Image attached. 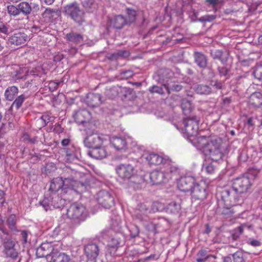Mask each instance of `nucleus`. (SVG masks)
Masks as SVG:
<instances>
[{"label": "nucleus", "mask_w": 262, "mask_h": 262, "mask_svg": "<svg viewBox=\"0 0 262 262\" xmlns=\"http://www.w3.org/2000/svg\"><path fill=\"white\" fill-rule=\"evenodd\" d=\"M57 250L53 253L51 259V262H71L70 256L64 253L59 252Z\"/></svg>", "instance_id": "obj_33"}, {"label": "nucleus", "mask_w": 262, "mask_h": 262, "mask_svg": "<svg viewBox=\"0 0 262 262\" xmlns=\"http://www.w3.org/2000/svg\"><path fill=\"white\" fill-rule=\"evenodd\" d=\"M40 203L47 211L51 206L54 208H61L64 204V200L60 199L56 193H46L44 199Z\"/></svg>", "instance_id": "obj_10"}, {"label": "nucleus", "mask_w": 262, "mask_h": 262, "mask_svg": "<svg viewBox=\"0 0 262 262\" xmlns=\"http://www.w3.org/2000/svg\"><path fill=\"white\" fill-rule=\"evenodd\" d=\"M151 212L149 207L146 204H140L138 205L136 211V216L140 221L143 222L147 220L148 214Z\"/></svg>", "instance_id": "obj_24"}, {"label": "nucleus", "mask_w": 262, "mask_h": 262, "mask_svg": "<svg viewBox=\"0 0 262 262\" xmlns=\"http://www.w3.org/2000/svg\"><path fill=\"white\" fill-rule=\"evenodd\" d=\"M224 52V51L221 50H212L210 52V56L213 59L216 60V58Z\"/></svg>", "instance_id": "obj_63"}, {"label": "nucleus", "mask_w": 262, "mask_h": 262, "mask_svg": "<svg viewBox=\"0 0 262 262\" xmlns=\"http://www.w3.org/2000/svg\"><path fill=\"white\" fill-rule=\"evenodd\" d=\"M247 243L253 247H256L261 245V243L260 241L255 239L253 238H250L248 239Z\"/></svg>", "instance_id": "obj_59"}, {"label": "nucleus", "mask_w": 262, "mask_h": 262, "mask_svg": "<svg viewBox=\"0 0 262 262\" xmlns=\"http://www.w3.org/2000/svg\"><path fill=\"white\" fill-rule=\"evenodd\" d=\"M110 141L117 150L125 151L127 148V142L125 137L114 136L111 138Z\"/></svg>", "instance_id": "obj_21"}, {"label": "nucleus", "mask_w": 262, "mask_h": 262, "mask_svg": "<svg viewBox=\"0 0 262 262\" xmlns=\"http://www.w3.org/2000/svg\"><path fill=\"white\" fill-rule=\"evenodd\" d=\"M207 186L205 182L201 181L195 184L191 190V199L193 201H203L208 195Z\"/></svg>", "instance_id": "obj_13"}, {"label": "nucleus", "mask_w": 262, "mask_h": 262, "mask_svg": "<svg viewBox=\"0 0 262 262\" xmlns=\"http://www.w3.org/2000/svg\"><path fill=\"white\" fill-rule=\"evenodd\" d=\"M67 215L73 223L79 225L89 217L88 209L82 204L75 202L67 209Z\"/></svg>", "instance_id": "obj_4"}, {"label": "nucleus", "mask_w": 262, "mask_h": 262, "mask_svg": "<svg viewBox=\"0 0 262 262\" xmlns=\"http://www.w3.org/2000/svg\"><path fill=\"white\" fill-rule=\"evenodd\" d=\"M221 0H205V3L208 6H211L215 12L217 11L215 8L216 5L220 3Z\"/></svg>", "instance_id": "obj_62"}, {"label": "nucleus", "mask_w": 262, "mask_h": 262, "mask_svg": "<svg viewBox=\"0 0 262 262\" xmlns=\"http://www.w3.org/2000/svg\"><path fill=\"white\" fill-rule=\"evenodd\" d=\"M258 171L249 169L247 173L240 175L232 180V186L245 198L250 191L253 180L257 176Z\"/></svg>", "instance_id": "obj_3"}, {"label": "nucleus", "mask_w": 262, "mask_h": 262, "mask_svg": "<svg viewBox=\"0 0 262 262\" xmlns=\"http://www.w3.org/2000/svg\"><path fill=\"white\" fill-rule=\"evenodd\" d=\"M210 257H215V256H212L211 255H209L208 254L207 250L205 249H201L198 252V253L196 254V261L197 262H205Z\"/></svg>", "instance_id": "obj_43"}, {"label": "nucleus", "mask_w": 262, "mask_h": 262, "mask_svg": "<svg viewBox=\"0 0 262 262\" xmlns=\"http://www.w3.org/2000/svg\"><path fill=\"white\" fill-rule=\"evenodd\" d=\"M29 5L30 6V8L31 9V13H37L39 12L40 7L38 3L31 2L30 4H29Z\"/></svg>", "instance_id": "obj_61"}, {"label": "nucleus", "mask_w": 262, "mask_h": 262, "mask_svg": "<svg viewBox=\"0 0 262 262\" xmlns=\"http://www.w3.org/2000/svg\"><path fill=\"white\" fill-rule=\"evenodd\" d=\"M7 11L8 14L11 16H16L19 14L18 5L17 6L13 5L8 6Z\"/></svg>", "instance_id": "obj_52"}, {"label": "nucleus", "mask_w": 262, "mask_h": 262, "mask_svg": "<svg viewBox=\"0 0 262 262\" xmlns=\"http://www.w3.org/2000/svg\"><path fill=\"white\" fill-rule=\"evenodd\" d=\"M27 98V96L25 94H21L15 97L10 107V110L13 111L14 109L16 111L19 110L22 106L23 103Z\"/></svg>", "instance_id": "obj_37"}, {"label": "nucleus", "mask_w": 262, "mask_h": 262, "mask_svg": "<svg viewBox=\"0 0 262 262\" xmlns=\"http://www.w3.org/2000/svg\"><path fill=\"white\" fill-rule=\"evenodd\" d=\"M242 234V232H239V230L236 228L231 233L229 237V241L233 242L237 241Z\"/></svg>", "instance_id": "obj_57"}, {"label": "nucleus", "mask_w": 262, "mask_h": 262, "mask_svg": "<svg viewBox=\"0 0 262 262\" xmlns=\"http://www.w3.org/2000/svg\"><path fill=\"white\" fill-rule=\"evenodd\" d=\"M203 169L208 174H212L215 171V166L212 163H207L204 164Z\"/></svg>", "instance_id": "obj_56"}, {"label": "nucleus", "mask_w": 262, "mask_h": 262, "mask_svg": "<svg viewBox=\"0 0 262 262\" xmlns=\"http://www.w3.org/2000/svg\"><path fill=\"white\" fill-rule=\"evenodd\" d=\"M231 255L233 262H244V253L242 251H238Z\"/></svg>", "instance_id": "obj_53"}, {"label": "nucleus", "mask_w": 262, "mask_h": 262, "mask_svg": "<svg viewBox=\"0 0 262 262\" xmlns=\"http://www.w3.org/2000/svg\"><path fill=\"white\" fill-rule=\"evenodd\" d=\"M197 143L205 155L213 161L222 159L227 153L222 145V140L217 136H200L197 138Z\"/></svg>", "instance_id": "obj_1"}, {"label": "nucleus", "mask_w": 262, "mask_h": 262, "mask_svg": "<svg viewBox=\"0 0 262 262\" xmlns=\"http://www.w3.org/2000/svg\"><path fill=\"white\" fill-rule=\"evenodd\" d=\"M18 92L17 86L14 85L8 86L5 91V98L7 100L12 101L17 95Z\"/></svg>", "instance_id": "obj_35"}, {"label": "nucleus", "mask_w": 262, "mask_h": 262, "mask_svg": "<svg viewBox=\"0 0 262 262\" xmlns=\"http://www.w3.org/2000/svg\"><path fill=\"white\" fill-rule=\"evenodd\" d=\"M194 181V178L191 176L183 177L179 180L178 187L181 191L187 192L192 190L195 185Z\"/></svg>", "instance_id": "obj_18"}, {"label": "nucleus", "mask_w": 262, "mask_h": 262, "mask_svg": "<svg viewBox=\"0 0 262 262\" xmlns=\"http://www.w3.org/2000/svg\"><path fill=\"white\" fill-rule=\"evenodd\" d=\"M85 102L88 106L95 107L100 105L103 100L99 94L89 93L87 95Z\"/></svg>", "instance_id": "obj_23"}, {"label": "nucleus", "mask_w": 262, "mask_h": 262, "mask_svg": "<svg viewBox=\"0 0 262 262\" xmlns=\"http://www.w3.org/2000/svg\"><path fill=\"white\" fill-rule=\"evenodd\" d=\"M173 76V72L169 69H165L163 70L161 73V77L163 80L165 82L168 81V80L171 79Z\"/></svg>", "instance_id": "obj_47"}, {"label": "nucleus", "mask_w": 262, "mask_h": 262, "mask_svg": "<svg viewBox=\"0 0 262 262\" xmlns=\"http://www.w3.org/2000/svg\"><path fill=\"white\" fill-rule=\"evenodd\" d=\"M85 179L84 182H78L73 178L57 177L53 178L50 182L49 193H56L61 190L62 193H67L72 191L81 194L86 191L90 186L89 181Z\"/></svg>", "instance_id": "obj_2"}, {"label": "nucleus", "mask_w": 262, "mask_h": 262, "mask_svg": "<svg viewBox=\"0 0 262 262\" xmlns=\"http://www.w3.org/2000/svg\"><path fill=\"white\" fill-rule=\"evenodd\" d=\"M222 83L217 80L212 81L210 84H197L194 86L195 92L200 95H209L222 89Z\"/></svg>", "instance_id": "obj_9"}, {"label": "nucleus", "mask_w": 262, "mask_h": 262, "mask_svg": "<svg viewBox=\"0 0 262 262\" xmlns=\"http://www.w3.org/2000/svg\"><path fill=\"white\" fill-rule=\"evenodd\" d=\"M73 117L77 123L84 124L91 118V114L86 110H81L77 111Z\"/></svg>", "instance_id": "obj_26"}, {"label": "nucleus", "mask_w": 262, "mask_h": 262, "mask_svg": "<svg viewBox=\"0 0 262 262\" xmlns=\"http://www.w3.org/2000/svg\"><path fill=\"white\" fill-rule=\"evenodd\" d=\"M61 15V11L58 8L52 9L47 8L41 14L43 20L41 19L45 24L52 23L58 18Z\"/></svg>", "instance_id": "obj_15"}, {"label": "nucleus", "mask_w": 262, "mask_h": 262, "mask_svg": "<svg viewBox=\"0 0 262 262\" xmlns=\"http://www.w3.org/2000/svg\"><path fill=\"white\" fill-rule=\"evenodd\" d=\"M233 206L234 205H227V203H221V201H219L217 211L225 217H229L234 213L233 209L232 208V206Z\"/></svg>", "instance_id": "obj_28"}, {"label": "nucleus", "mask_w": 262, "mask_h": 262, "mask_svg": "<svg viewBox=\"0 0 262 262\" xmlns=\"http://www.w3.org/2000/svg\"><path fill=\"white\" fill-rule=\"evenodd\" d=\"M66 156L67 157V160L73 161L76 158L75 149L74 147L65 148Z\"/></svg>", "instance_id": "obj_50"}, {"label": "nucleus", "mask_w": 262, "mask_h": 262, "mask_svg": "<svg viewBox=\"0 0 262 262\" xmlns=\"http://www.w3.org/2000/svg\"><path fill=\"white\" fill-rule=\"evenodd\" d=\"M85 254L91 261H95L99 254V248L97 244L91 243L88 244L84 247Z\"/></svg>", "instance_id": "obj_19"}, {"label": "nucleus", "mask_w": 262, "mask_h": 262, "mask_svg": "<svg viewBox=\"0 0 262 262\" xmlns=\"http://www.w3.org/2000/svg\"><path fill=\"white\" fill-rule=\"evenodd\" d=\"M40 119L43 122V126H45L49 122L52 121L53 117L48 114H44L41 116Z\"/></svg>", "instance_id": "obj_60"}, {"label": "nucleus", "mask_w": 262, "mask_h": 262, "mask_svg": "<svg viewBox=\"0 0 262 262\" xmlns=\"http://www.w3.org/2000/svg\"><path fill=\"white\" fill-rule=\"evenodd\" d=\"M62 245L60 241H57L56 243H43L36 249V255L38 258L47 257L49 255L52 257L54 252L62 249Z\"/></svg>", "instance_id": "obj_8"}, {"label": "nucleus", "mask_w": 262, "mask_h": 262, "mask_svg": "<svg viewBox=\"0 0 262 262\" xmlns=\"http://www.w3.org/2000/svg\"><path fill=\"white\" fill-rule=\"evenodd\" d=\"M81 5L85 11L90 13L96 12L99 7L98 4L95 0H84Z\"/></svg>", "instance_id": "obj_32"}, {"label": "nucleus", "mask_w": 262, "mask_h": 262, "mask_svg": "<svg viewBox=\"0 0 262 262\" xmlns=\"http://www.w3.org/2000/svg\"><path fill=\"white\" fill-rule=\"evenodd\" d=\"M98 202L105 208H110L115 204L113 196L105 190H101L98 193Z\"/></svg>", "instance_id": "obj_16"}, {"label": "nucleus", "mask_w": 262, "mask_h": 262, "mask_svg": "<svg viewBox=\"0 0 262 262\" xmlns=\"http://www.w3.org/2000/svg\"><path fill=\"white\" fill-rule=\"evenodd\" d=\"M181 108L186 117L188 116L194 115L193 114H191L192 107L190 101L187 100H183L181 103Z\"/></svg>", "instance_id": "obj_40"}, {"label": "nucleus", "mask_w": 262, "mask_h": 262, "mask_svg": "<svg viewBox=\"0 0 262 262\" xmlns=\"http://www.w3.org/2000/svg\"><path fill=\"white\" fill-rule=\"evenodd\" d=\"M149 165H159L163 162V158L157 154H149L145 158Z\"/></svg>", "instance_id": "obj_38"}, {"label": "nucleus", "mask_w": 262, "mask_h": 262, "mask_svg": "<svg viewBox=\"0 0 262 262\" xmlns=\"http://www.w3.org/2000/svg\"><path fill=\"white\" fill-rule=\"evenodd\" d=\"M67 40L75 44L81 43L83 41V36L80 33L71 31L66 35Z\"/></svg>", "instance_id": "obj_34"}, {"label": "nucleus", "mask_w": 262, "mask_h": 262, "mask_svg": "<svg viewBox=\"0 0 262 262\" xmlns=\"http://www.w3.org/2000/svg\"><path fill=\"white\" fill-rule=\"evenodd\" d=\"M150 182L152 185H158L164 182L165 174L163 171L154 170L149 174Z\"/></svg>", "instance_id": "obj_31"}, {"label": "nucleus", "mask_w": 262, "mask_h": 262, "mask_svg": "<svg viewBox=\"0 0 262 262\" xmlns=\"http://www.w3.org/2000/svg\"><path fill=\"white\" fill-rule=\"evenodd\" d=\"M42 21H39V25H34L31 28V31L34 33H38L40 32L48 33L50 30L48 27Z\"/></svg>", "instance_id": "obj_42"}, {"label": "nucleus", "mask_w": 262, "mask_h": 262, "mask_svg": "<svg viewBox=\"0 0 262 262\" xmlns=\"http://www.w3.org/2000/svg\"><path fill=\"white\" fill-rule=\"evenodd\" d=\"M124 235L121 233H115L108 241V245L112 248H117L124 242Z\"/></svg>", "instance_id": "obj_30"}, {"label": "nucleus", "mask_w": 262, "mask_h": 262, "mask_svg": "<svg viewBox=\"0 0 262 262\" xmlns=\"http://www.w3.org/2000/svg\"><path fill=\"white\" fill-rule=\"evenodd\" d=\"M28 39V35L24 32H17L13 34L9 38V41L11 45L19 46L24 45Z\"/></svg>", "instance_id": "obj_22"}, {"label": "nucleus", "mask_w": 262, "mask_h": 262, "mask_svg": "<svg viewBox=\"0 0 262 262\" xmlns=\"http://www.w3.org/2000/svg\"><path fill=\"white\" fill-rule=\"evenodd\" d=\"M200 118L195 115L188 116L183 120L184 130L188 136L196 135L199 129Z\"/></svg>", "instance_id": "obj_11"}, {"label": "nucleus", "mask_w": 262, "mask_h": 262, "mask_svg": "<svg viewBox=\"0 0 262 262\" xmlns=\"http://www.w3.org/2000/svg\"><path fill=\"white\" fill-rule=\"evenodd\" d=\"M17 222V217L14 214H10L7 216L5 221L2 219H0V231L2 232L1 233L4 235H6L7 236L9 235V231L4 227V224H5L12 232L16 234L19 231L16 226Z\"/></svg>", "instance_id": "obj_12"}, {"label": "nucleus", "mask_w": 262, "mask_h": 262, "mask_svg": "<svg viewBox=\"0 0 262 262\" xmlns=\"http://www.w3.org/2000/svg\"><path fill=\"white\" fill-rule=\"evenodd\" d=\"M166 207L165 205L160 202L156 201L153 203L152 205V209L155 211H166Z\"/></svg>", "instance_id": "obj_51"}, {"label": "nucleus", "mask_w": 262, "mask_h": 262, "mask_svg": "<svg viewBox=\"0 0 262 262\" xmlns=\"http://www.w3.org/2000/svg\"><path fill=\"white\" fill-rule=\"evenodd\" d=\"M116 169L119 176L125 180L134 178L136 173L134 166L130 164H120Z\"/></svg>", "instance_id": "obj_14"}, {"label": "nucleus", "mask_w": 262, "mask_h": 262, "mask_svg": "<svg viewBox=\"0 0 262 262\" xmlns=\"http://www.w3.org/2000/svg\"><path fill=\"white\" fill-rule=\"evenodd\" d=\"M194 62L197 66L202 70L207 68L208 59L207 55L201 52H194L193 53Z\"/></svg>", "instance_id": "obj_20"}, {"label": "nucleus", "mask_w": 262, "mask_h": 262, "mask_svg": "<svg viewBox=\"0 0 262 262\" xmlns=\"http://www.w3.org/2000/svg\"><path fill=\"white\" fill-rule=\"evenodd\" d=\"M0 239L3 247V253L5 257L16 260L18 257V251L16 248V242L12 238L5 237L1 233Z\"/></svg>", "instance_id": "obj_6"}, {"label": "nucleus", "mask_w": 262, "mask_h": 262, "mask_svg": "<svg viewBox=\"0 0 262 262\" xmlns=\"http://www.w3.org/2000/svg\"><path fill=\"white\" fill-rule=\"evenodd\" d=\"M65 12L68 16L79 25H81L85 21V12L80 8L77 2L67 5L65 7Z\"/></svg>", "instance_id": "obj_7"}, {"label": "nucleus", "mask_w": 262, "mask_h": 262, "mask_svg": "<svg viewBox=\"0 0 262 262\" xmlns=\"http://www.w3.org/2000/svg\"><path fill=\"white\" fill-rule=\"evenodd\" d=\"M166 85V84H163L161 86H157V85H153L150 87L149 89L150 93H157L161 95H163L165 94V89L164 88V85Z\"/></svg>", "instance_id": "obj_48"}, {"label": "nucleus", "mask_w": 262, "mask_h": 262, "mask_svg": "<svg viewBox=\"0 0 262 262\" xmlns=\"http://www.w3.org/2000/svg\"><path fill=\"white\" fill-rule=\"evenodd\" d=\"M125 12L126 14V17H125V20L128 25L134 23L137 18V11L132 8H126L125 9Z\"/></svg>", "instance_id": "obj_39"}, {"label": "nucleus", "mask_w": 262, "mask_h": 262, "mask_svg": "<svg viewBox=\"0 0 262 262\" xmlns=\"http://www.w3.org/2000/svg\"><path fill=\"white\" fill-rule=\"evenodd\" d=\"M217 70L220 77H226V79L228 78L229 73L230 71V68L227 66H219Z\"/></svg>", "instance_id": "obj_49"}, {"label": "nucleus", "mask_w": 262, "mask_h": 262, "mask_svg": "<svg viewBox=\"0 0 262 262\" xmlns=\"http://www.w3.org/2000/svg\"><path fill=\"white\" fill-rule=\"evenodd\" d=\"M249 105L253 108L257 109L262 106V93L255 92L253 93L249 99Z\"/></svg>", "instance_id": "obj_25"}, {"label": "nucleus", "mask_w": 262, "mask_h": 262, "mask_svg": "<svg viewBox=\"0 0 262 262\" xmlns=\"http://www.w3.org/2000/svg\"><path fill=\"white\" fill-rule=\"evenodd\" d=\"M110 22L111 26L116 29H121L124 26L128 25L125 20V17L121 15L114 16L110 19Z\"/></svg>", "instance_id": "obj_29"}, {"label": "nucleus", "mask_w": 262, "mask_h": 262, "mask_svg": "<svg viewBox=\"0 0 262 262\" xmlns=\"http://www.w3.org/2000/svg\"><path fill=\"white\" fill-rule=\"evenodd\" d=\"M19 14L22 13L25 16H29L31 14V8L29 3L26 2L20 3L18 5Z\"/></svg>", "instance_id": "obj_41"}, {"label": "nucleus", "mask_w": 262, "mask_h": 262, "mask_svg": "<svg viewBox=\"0 0 262 262\" xmlns=\"http://www.w3.org/2000/svg\"><path fill=\"white\" fill-rule=\"evenodd\" d=\"M215 15H206L199 18V21L202 23L211 22L216 18Z\"/></svg>", "instance_id": "obj_58"}, {"label": "nucleus", "mask_w": 262, "mask_h": 262, "mask_svg": "<svg viewBox=\"0 0 262 262\" xmlns=\"http://www.w3.org/2000/svg\"><path fill=\"white\" fill-rule=\"evenodd\" d=\"M181 207L180 201H172L166 207V211L171 214H178L181 210Z\"/></svg>", "instance_id": "obj_36"}, {"label": "nucleus", "mask_w": 262, "mask_h": 262, "mask_svg": "<svg viewBox=\"0 0 262 262\" xmlns=\"http://www.w3.org/2000/svg\"><path fill=\"white\" fill-rule=\"evenodd\" d=\"M103 142V138L97 133L88 136L83 140L84 145L91 149L102 145Z\"/></svg>", "instance_id": "obj_17"}, {"label": "nucleus", "mask_w": 262, "mask_h": 262, "mask_svg": "<svg viewBox=\"0 0 262 262\" xmlns=\"http://www.w3.org/2000/svg\"><path fill=\"white\" fill-rule=\"evenodd\" d=\"M164 88H165L167 93L169 94L172 92H179L182 89V85L178 83H173L170 86H168L167 85H164Z\"/></svg>", "instance_id": "obj_46"}, {"label": "nucleus", "mask_w": 262, "mask_h": 262, "mask_svg": "<svg viewBox=\"0 0 262 262\" xmlns=\"http://www.w3.org/2000/svg\"><path fill=\"white\" fill-rule=\"evenodd\" d=\"M28 232L27 231H22L20 235V238L22 243L25 244L28 243Z\"/></svg>", "instance_id": "obj_64"}, {"label": "nucleus", "mask_w": 262, "mask_h": 262, "mask_svg": "<svg viewBox=\"0 0 262 262\" xmlns=\"http://www.w3.org/2000/svg\"><path fill=\"white\" fill-rule=\"evenodd\" d=\"M126 227L130 232V236L132 238H136L139 235V228L135 224H129L126 225Z\"/></svg>", "instance_id": "obj_44"}, {"label": "nucleus", "mask_w": 262, "mask_h": 262, "mask_svg": "<svg viewBox=\"0 0 262 262\" xmlns=\"http://www.w3.org/2000/svg\"><path fill=\"white\" fill-rule=\"evenodd\" d=\"M229 53L227 52H224L221 55L219 56L216 60H219L221 61L222 64L225 65L229 59Z\"/></svg>", "instance_id": "obj_55"}, {"label": "nucleus", "mask_w": 262, "mask_h": 262, "mask_svg": "<svg viewBox=\"0 0 262 262\" xmlns=\"http://www.w3.org/2000/svg\"><path fill=\"white\" fill-rule=\"evenodd\" d=\"M253 75L258 80H262V64L257 65L255 67Z\"/></svg>", "instance_id": "obj_54"}, {"label": "nucleus", "mask_w": 262, "mask_h": 262, "mask_svg": "<svg viewBox=\"0 0 262 262\" xmlns=\"http://www.w3.org/2000/svg\"><path fill=\"white\" fill-rule=\"evenodd\" d=\"M218 197L220 198L221 203H226L227 205H241L245 199L232 186L221 190L218 194Z\"/></svg>", "instance_id": "obj_5"}, {"label": "nucleus", "mask_w": 262, "mask_h": 262, "mask_svg": "<svg viewBox=\"0 0 262 262\" xmlns=\"http://www.w3.org/2000/svg\"><path fill=\"white\" fill-rule=\"evenodd\" d=\"M13 31V29L8 23H0V35H2V34L4 35H8L11 33Z\"/></svg>", "instance_id": "obj_45"}, {"label": "nucleus", "mask_w": 262, "mask_h": 262, "mask_svg": "<svg viewBox=\"0 0 262 262\" xmlns=\"http://www.w3.org/2000/svg\"><path fill=\"white\" fill-rule=\"evenodd\" d=\"M88 155L94 159H102L106 157L107 152L105 148L101 145L91 149L88 151Z\"/></svg>", "instance_id": "obj_27"}]
</instances>
